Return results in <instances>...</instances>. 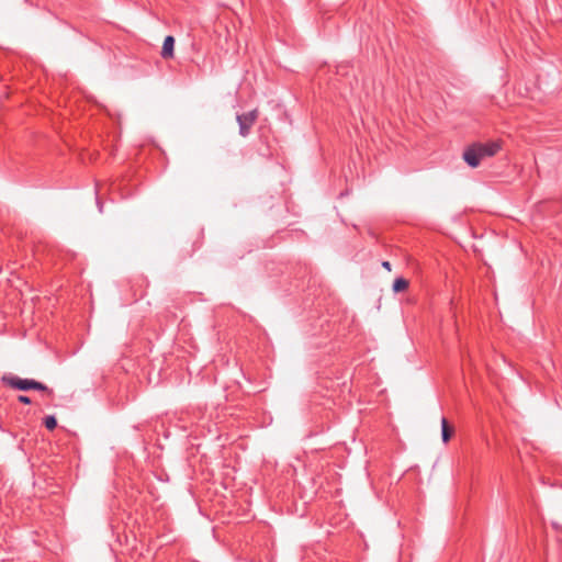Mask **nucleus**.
I'll use <instances>...</instances> for the list:
<instances>
[{"instance_id": "nucleus-10", "label": "nucleus", "mask_w": 562, "mask_h": 562, "mask_svg": "<svg viewBox=\"0 0 562 562\" xmlns=\"http://www.w3.org/2000/svg\"><path fill=\"white\" fill-rule=\"evenodd\" d=\"M382 267L385 268L386 270L391 271V263L389 261H383Z\"/></svg>"}, {"instance_id": "nucleus-11", "label": "nucleus", "mask_w": 562, "mask_h": 562, "mask_svg": "<svg viewBox=\"0 0 562 562\" xmlns=\"http://www.w3.org/2000/svg\"><path fill=\"white\" fill-rule=\"evenodd\" d=\"M97 205L99 207V211L103 212V204H102V202L99 199H97Z\"/></svg>"}, {"instance_id": "nucleus-5", "label": "nucleus", "mask_w": 562, "mask_h": 562, "mask_svg": "<svg viewBox=\"0 0 562 562\" xmlns=\"http://www.w3.org/2000/svg\"><path fill=\"white\" fill-rule=\"evenodd\" d=\"M173 47H175V38L171 35H168L165 37L162 49H161V57L164 59H169L173 57Z\"/></svg>"}, {"instance_id": "nucleus-6", "label": "nucleus", "mask_w": 562, "mask_h": 562, "mask_svg": "<svg viewBox=\"0 0 562 562\" xmlns=\"http://www.w3.org/2000/svg\"><path fill=\"white\" fill-rule=\"evenodd\" d=\"M453 428L449 425L446 417L441 418V437L443 442H448L452 437Z\"/></svg>"}, {"instance_id": "nucleus-7", "label": "nucleus", "mask_w": 562, "mask_h": 562, "mask_svg": "<svg viewBox=\"0 0 562 562\" xmlns=\"http://www.w3.org/2000/svg\"><path fill=\"white\" fill-rule=\"evenodd\" d=\"M409 282L404 278H396L393 282V291L398 293L407 290Z\"/></svg>"}, {"instance_id": "nucleus-2", "label": "nucleus", "mask_w": 562, "mask_h": 562, "mask_svg": "<svg viewBox=\"0 0 562 562\" xmlns=\"http://www.w3.org/2000/svg\"><path fill=\"white\" fill-rule=\"evenodd\" d=\"M258 116L259 111L257 109H254L247 113L238 114L236 116L240 136L246 137L250 134L251 127L258 120Z\"/></svg>"}, {"instance_id": "nucleus-1", "label": "nucleus", "mask_w": 562, "mask_h": 562, "mask_svg": "<svg viewBox=\"0 0 562 562\" xmlns=\"http://www.w3.org/2000/svg\"><path fill=\"white\" fill-rule=\"evenodd\" d=\"M1 382L4 385L10 386L11 389H14V390H19V391L36 390V391L47 392L48 394H53V391L49 390L42 382L32 380V379H21L13 374H4L1 378Z\"/></svg>"}, {"instance_id": "nucleus-3", "label": "nucleus", "mask_w": 562, "mask_h": 562, "mask_svg": "<svg viewBox=\"0 0 562 562\" xmlns=\"http://www.w3.org/2000/svg\"><path fill=\"white\" fill-rule=\"evenodd\" d=\"M474 146L479 150L482 159L495 156L502 148L498 140H491L486 143H475Z\"/></svg>"}, {"instance_id": "nucleus-9", "label": "nucleus", "mask_w": 562, "mask_h": 562, "mask_svg": "<svg viewBox=\"0 0 562 562\" xmlns=\"http://www.w3.org/2000/svg\"><path fill=\"white\" fill-rule=\"evenodd\" d=\"M18 401L22 404L29 405L32 403L31 398L26 395H19Z\"/></svg>"}, {"instance_id": "nucleus-8", "label": "nucleus", "mask_w": 562, "mask_h": 562, "mask_svg": "<svg viewBox=\"0 0 562 562\" xmlns=\"http://www.w3.org/2000/svg\"><path fill=\"white\" fill-rule=\"evenodd\" d=\"M44 425L48 430H54L57 427V419L53 415H48L44 418Z\"/></svg>"}, {"instance_id": "nucleus-4", "label": "nucleus", "mask_w": 562, "mask_h": 562, "mask_svg": "<svg viewBox=\"0 0 562 562\" xmlns=\"http://www.w3.org/2000/svg\"><path fill=\"white\" fill-rule=\"evenodd\" d=\"M463 159L464 161L472 168H475L480 165L482 157L476 149V147L473 145L469 146L464 153H463Z\"/></svg>"}]
</instances>
